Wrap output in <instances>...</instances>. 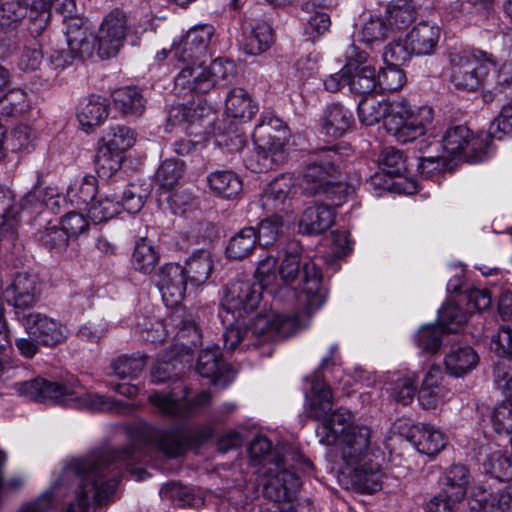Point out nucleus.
Returning <instances> with one entry per match:
<instances>
[{
  "instance_id": "61",
  "label": "nucleus",
  "mask_w": 512,
  "mask_h": 512,
  "mask_svg": "<svg viewBox=\"0 0 512 512\" xmlns=\"http://www.w3.org/2000/svg\"><path fill=\"white\" fill-rule=\"evenodd\" d=\"M276 264L277 261L273 256H267L258 263L254 275L256 280L254 281L262 285V291L264 289H271V292H273L272 287L278 285Z\"/></svg>"
},
{
  "instance_id": "25",
  "label": "nucleus",
  "mask_w": 512,
  "mask_h": 512,
  "mask_svg": "<svg viewBox=\"0 0 512 512\" xmlns=\"http://www.w3.org/2000/svg\"><path fill=\"white\" fill-rule=\"evenodd\" d=\"M109 115V102L106 98L91 94L84 97L77 107V119L87 132L101 125Z\"/></svg>"
},
{
  "instance_id": "23",
  "label": "nucleus",
  "mask_w": 512,
  "mask_h": 512,
  "mask_svg": "<svg viewBox=\"0 0 512 512\" xmlns=\"http://www.w3.org/2000/svg\"><path fill=\"white\" fill-rule=\"evenodd\" d=\"M175 86L181 91L205 94L213 89V82L204 63L184 64L175 77Z\"/></svg>"
},
{
  "instance_id": "43",
  "label": "nucleus",
  "mask_w": 512,
  "mask_h": 512,
  "mask_svg": "<svg viewBox=\"0 0 512 512\" xmlns=\"http://www.w3.org/2000/svg\"><path fill=\"white\" fill-rule=\"evenodd\" d=\"M158 261V252L147 239L141 238L136 242L131 259L132 266L136 271L150 274L156 268Z\"/></svg>"
},
{
  "instance_id": "22",
  "label": "nucleus",
  "mask_w": 512,
  "mask_h": 512,
  "mask_svg": "<svg viewBox=\"0 0 512 512\" xmlns=\"http://www.w3.org/2000/svg\"><path fill=\"white\" fill-rule=\"evenodd\" d=\"M275 321H277V313L272 310L257 315L247 327H244V322L240 321L242 333L237 346L244 342L242 348L257 347L261 343L272 340L277 335Z\"/></svg>"
},
{
  "instance_id": "47",
  "label": "nucleus",
  "mask_w": 512,
  "mask_h": 512,
  "mask_svg": "<svg viewBox=\"0 0 512 512\" xmlns=\"http://www.w3.org/2000/svg\"><path fill=\"white\" fill-rule=\"evenodd\" d=\"M27 30L30 36L37 40L42 37L49 29L51 20V5L33 6L28 8Z\"/></svg>"
},
{
  "instance_id": "54",
  "label": "nucleus",
  "mask_w": 512,
  "mask_h": 512,
  "mask_svg": "<svg viewBox=\"0 0 512 512\" xmlns=\"http://www.w3.org/2000/svg\"><path fill=\"white\" fill-rule=\"evenodd\" d=\"M271 217L263 219L256 229L257 241L261 246L274 243L282 233L284 224L283 215L272 213Z\"/></svg>"
},
{
  "instance_id": "4",
  "label": "nucleus",
  "mask_w": 512,
  "mask_h": 512,
  "mask_svg": "<svg viewBox=\"0 0 512 512\" xmlns=\"http://www.w3.org/2000/svg\"><path fill=\"white\" fill-rule=\"evenodd\" d=\"M12 389L17 395L39 403L52 401L79 409L85 408L93 412L114 414H130L134 411V405L130 403L98 393L76 395L71 386L51 382L40 377L14 383Z\"/></svg>"
},
{
  "instance_id": "51",
  "label": "nucleus",
  "mask_w": 512,
  "mask_h": 512,
  "mask_svg": "<svg viewBox=\"0 0 512 512\" xmlns=\"http://www.w3.org/2000/svg\"><path fill=\"white\" fill-rule=\"evenodd\" d=\"M28 7L21 0H8L0 7V27L9 31L19 24L26 17Z\"/></svg>"
},
{
  "instance_id": "56",
  "label": "nucleus",
  "mask_w": 512,
  "mask_h": 512,
  "mask_svg": "<svg viewBox=\"0 0 512 512\" xmlns=\"http://www.w3.org/2000/svg\"><path fill=\"white\" fill-rule=\"evenodd\" d=\"M417 375L409 372L398 378L392 385L391 396L394 400L402 405L409 404L416 392Z\"/></svg>"
},
{
  "instance_id": "53",
  "label": "nucleus",
  "mask_w": 512,
  "mask_h": 512,
  "mask_svg": "<svg viewBox=\"0 0 512 512\" xmlns=\"http://www.w3.org/2000/svg\"><path fill=\"white\" fill-rule=\"evenodd\" d=\"M184 163L180 160L166 159L163 161L155 175L156 182L165 189H171L182 177Z\"/></svg>"
},
{
  "instance_id": "52",
  "label": "nucleus",
  "mask_w": 512,
  "mask_h": 512,
  "mask_svg": "<svg viewBox=\"0 0 512 512\" xmlns=\"http://www.w3.org/2000/svg\"><path fill=\"white\" fill-rule=\"evenodd\" d=\"M467 313L463 312L458 305L448 301L438 312V323L448 332H457L467 322Z\"/></svg>"
},
{
  "instance_id": "42",
  "label": "nucleus",
  "mask_w": 512,
  "mask_h": 512,
  "mask_svg": "<svg viewBox=\"0 0 512 512\" xmlns=\"http://www.w3.org/2000/svg\"><path fill=\"white\" fill-rule=\"evenodd\" d=\"M98 181L92 175L73 179L67 188L69 201L76 205H88L96 196Z\"/></svg>"
},
{
  "instance_id": "34",
  "label": "nucleus",
  "mask_w": 512,
  "mask_h": 512,
  "mask_svg": "<svg viewBox=\"0 0 512 512\" xmlns=\"http://www.w3.org/2000/svg\"><path fill=\"white\" fill-rule=\"evenodd\" d=\"M116 109L125 117H140L146 108L147 100L141 89L127 86L113 92Z\"/></svg>"
},
{
  "instance_id": "39",
  "label": "nucleus",
  "mask_w": 512,
  "mask_h": 512,
  "mask_svg": "<svg viewBox=\"0 0 512 512\" xmlns=\"http://www.w3.org/2000/svg\"><path fill=\"white\" fill-rule=\"evenodd\" d=\"M470 482V473L466 466L453 464L445 473L444 492L450 493L452 500L461 501Z\"/></svg>"
},
{
  "instance_id": "32",
  "label": "nucleus",
  "mask_w": 512,
  "mask_h": 512,
  "mask_svg": "<svg viewBox=\"0 0 512 512\" xmlns=\"http://www.w3.org/2000/svg\"><path fill=\"white\" fill-rule=\"evenodd\" d=\"M63 25L67 46L74 52L89 55L91 53V45L88 41V23L76 13L63 17Z\"/></svg>"
},
{
  "instance_id": "15",
  "label": "nucleus",
  "mask_w": 512,
  "mask_h": 512,
  "mask_svg": "<svg viewBox=\"0 0 512 512\" xmlns=\"http://www.w3.org/2000/svg\"><path fill=\"white\" fill-rule=\"evenodd\" d=\"M187 394L188 390L186 388L182 396H179L176 392L155 391L149 395L148 400L162 415L171 418L189 417L211 401V395L206 391L198 393L191 400L186 399Z\"/></svg>"
},
{
  "instance_id": "16",
  "label": "nucleus",
  "mask_w": 512,
  "mask_h": 512,
  "mask_svg": "<svg viewBox=\"0 0 512 512\" xmlns=\"http://www.w3.org/2000/svg\"><path fill=\"white\" fill-rule=\"evenodd\" d=\"M25 332L45 347H55L67 339V328L59 320L41 312L18 316Z\"/></svg>"
},
{
  "instance_id": "9",
  "label": "nucleus",
  "mask_w": 512,
  "mask_h": 512,
  "mask_svg": "<svg viewBox=\"0 0 512 512\" xmlns=\"http://www.w3.org/2000/svg\"><path fill=\"white\" fill-rule=\"evenodd\" d=\"M499 63L483 51H463L451 58V81L455 88L475 91L490 71L498 72Z\"/></svg>"
},
{
  "instance_id": "29",
  "label": "nucleus",
  "mask_w": 512,
  "mask_h": 512,
  "mask_svg": "<svg viewBox=\"0 0 512 512\" xmlns=\"http://www.w3.org/2000/svg\"><path fill=\"white\" fill-rule=\"evenodd\" d=\"M478 363L479 356L470 346L454 347L444 357L446 372L455 378L471 373Z\"/></svg>"
},
{
  "instance_id": "46",
  "label": "nucleus",
  "mask_w": 512,
  "mask_h": 512,
  "mask_svg": "<svg viewBox=\"0 0 512 512\" xmlns=\"http://www.w3.org/2000/svg\"><path fill=\"white\" fill-rule=\"evenodd\" d=\"M124 156L110 149L106 145H102L98 148L95 157V169L97 174L101 178L112 177L122 166Z\"/></svg>"
},
{
  "instance_id": "11",
  "label": "nucleus",
  "mask_w": 512,
  "mask_h": 512,
  "mask_svg": "<svg viewBox=\"0 0 512 512\" xmlns=\"http://www.w3.org/2000/svg\"><path fill=\"white\" fill-rule=\"evenodd\" d=\"M442 148L448 156L463 153L468 162L480 163L488 157L490 135L484 133L474 137L464 125L451 126L442 136Z\"/></svg>"
},
{
  "instance_id": "19",
  "label": "nucleus",
  "mask_w": 512,
  "mask_h": 512,
  "mask_svg": "<svg viewBox=\"0 0 512 512\" xmlns=\"http://www.w3.org/2000/svg\"><path fill=\"white\" fill-rule=\"evenodd\" d=\"M468 506L475 512H512V485L496 492L484 485L474 486L468 498Z\"/></svg>"
},
{
  "instance_id": "62",
  "label": "nucleus",
  "mask_w": 512,
  "mask_h": 512,
  "mask_svg": "<svg viewBox=\"0 0 512 512\" xmlns=\"http://www.w3.org/2000/svg\"><path fill=\"white\" fill-rule=\"evenodd\" d=\"M414 54L407 42L403 43L400 40L390 42L384 49L383 60L386 66H396L400 68L404 65Z\"/></svg>"
},
{
  "instance_id": "59",
  "label": "nucleus",
  "mask_w": 512,
  "mask_h": 512,
  "mask_svg": "<svg viewBox=\"0 0 512 512\" xmlns=\"http://www.w3.org/2000/svg\"><path fill=\"white\" fill-rule=\"evenodd\" d=\"M145 359L139 357L120 356L112 362V369L119 378H134L143 371Z\"/></svg>"
},
{
  "instance_id": "18",
  "label": "nucleus",
  "mask_w": 512,
  "mask_h": 512,
  "mask_svg": "<svg viewBox=\"0 0 512 512\" xmlns=\"http://www.w3.org/2000/svg\"><path fill=\"white\" fill-rule=\"evenodd\" d=\"M40 282L36 275L28 272L16 273L4 291L7 302L16 310L33 307L40 296ZM19 315V312L16 311Z\"/></svg>"
},
{
  "instance_id": "58",
  "label": "nucleus",
  "mask_w": 512,
  "mask_h": 512,
  "mask_svg": "<svg viewBox=\"0 0 512 512\" xmlns=\"http://www.w3.org/2000/svg\"><path fill=\"white\" fill-rule=\"evenodd\" d=\"M388 33V27L380 17L366 19L359 30L360 40L366 44L382 42Z\"/></svg>"
},
{
  "instance_id": "33",
  "label": "nucleus",
  "mask_w": 512,
  "mask_h": 512,
  "mask_svg": "<svg viewBox=\"0 0 512 512\" xmlns=\"http://www.w3.org/2000/svg\"><path fill=\"white\" fill-rule=\"evenodd\" d=\"M352 113L339 103L327 106L322 119V132L331 138L343 136L353 123Z\"/></svg>"
},
{
  "instance_id": "55",
  "label": "nucleus",
  "mask_w": 512,
  "mask_h": 512,
  "mask_svg": "<svg viewBox=\"0 0 512 512\" xmlns=\"http://www.w3.org/2000/svg\"><path fill=\"white\" fill-rule=\"evenodd\" d=\"M378 164L385 173L391 176H399L406 170L403 154L394 147H386L381 151Z\"/></svg>"
},
{
  "instance_id": "49",
  "label": "nucleus",
  "mask_w": 512,
  "mask_h": 512,
  "mask_svg": "<svg viewBox=\"0 0 512 512\" xmlns=\"http://www.w3.org/2000/svg\"><path fill=\"white\" fill-rule=\"evenodd\" d=\"M485 472L500 481L512 479V461L501 450L491 452L483 463Z\"/></svg>"
},
{
  "instance_id": "44",
  "label": "nucleus",
  "mask_w": 512,
  "mask_h": 512,
  "mask_svg": "<svg viewBox=\"0 0 512 512\" xmlns=\"http://www.w3.org/2000/svg\"><path fill=\"white\" fill-rule=\"evenodd\" d=\"M273 43L270 25L264 21L257 22L246 37L243 48L246 54L258 55L265 52Z\"/></svg>"
},
{
  "instance_id": "41",
  "label": "nucleus",
  "mask_w": 512,
  "mask_h": 512,
  "mask_svg": "<svg viewBox=\"0 0 512 512\" xmlns=\"http://www.w3.org/2000/svg\"><path fill=\"white\" fill-rule=\"evenodd\" d=\"M385 15L392 29L401 30L416 18V9L409 0H394L386 5Z\"/></svg>"
},
{
  "instance_id": "36",
  "label": "nucleus",
  "mask_w": 512,
  "mask_h": 512,
  "mask_svg": "<svg viewBox=\"0 0 512 512\" xmlns=\"http://www.w3.org/2000/svg\"><path fill=\"white\" fill-rule=\"evenodd\" d=\"M185 276L188 281L199 286L204 284L213 270V261L210 252L206 250L195 251L185 262Z\"/></svg>"
},
{
  "instance_id": "14",
  "label": "nucleus",
  "mask_w": 512,
  "mask_h": 512,
  "mask_svg": "<svg viewBox=\"0 0 512 512\" xmlns=\"http://www.w3.org/2000/svg\"><path fill=\"white\" fill-rule=\"evenodd\" d=\"M213 33L214 28L210 25L191 28L178 43H174L171 50L174 59L182 65L205 63L210 57L208 46Z\"/></svg>"
},
{
  "instance_id": "6",
  "label": "nucleus",
  "mask_w": 512,
  "mask_h": 512,
  "mask_svg": "<svg viewBox=\"0 0 512 512\" xmlns=\"http://www.w3.org/2000/svg\"><path fill=\"white\" fill-rule=\"evenodd\" d=\"M287 135V126L280 118L271 113L263 114L253 131L256 148L247 160V167L262 173L282 164L286 159L284 148Z\"/></svg>"
},
{
  "instance_id": "45",
  "label": "nucleus",
  "mask_w": 512,
  "mask_h": 512,
  "mask_svg": "<svg viewBox=\"0 0 512 512\" xmlns=\"http://www.w3.org/2000/svg\"><path fill=\"white\" fill-rule=\"evenodd\" d=\"M69 234L61 225L48 222L47 225L39 231V241L41 245L53 254L63 253L69 243Z\"/></svg>"
},
{
  "instance_id": "7",
  "label": "nucleus",
  "mask_w": 512,
  "mask_h": 512,
  "mask_svg": "<svg viewBox=\"0 0 512 512\" xmlns=\"http://www.w3.org/2000/svg\"><path fill=\"white\" fill-rule=\"evenodd\" d=\"M303 268V289L300 295L301 302L305 305L304 312L300 314L277 313V335L288 337L308 324V319L313 312L318 310L326 301V290L322 286V275L319 267L313 261H306Z\"/></svg>"
},
{
  "instance_id": "37",
  "label": "nucleus",
  "mask_w": 512,
  "mask_h": 512,
  "mask_svg": "<svg viewBox=\"0 0 512 512\" xmlns=\"http://www.w3.org/2000/svg\"><path fill=\"white\" fill-rule=\"evenodd\" d=\"M207 181L211 191L222 198L232 199L242 190V182L232 171H215L208 175Z\"/></svg>"
},
{
  "instance_id": "28",
  "label": "nucleus",
  "mask_w": 512,
  "mask_h": 512,
  "mask_svg": "<svg viewBox=\"0 0 512 512\" xmlns=\"http://www.w3.org/2000/svg\"><path fill=\"white\" fill-rule=\"evenodd\" d=\"M349 60L354 62L353 71L349 76V89L356 94L370 95L377 88V76L375 69L364 63L365 53H359L356 59L352 54H347Z\"/></svg>"
},
{
  "instance_id": "1",
  "label": "nucleus",
  "mask_w": 512,
  "mask_h": 512,
  "mask_svg": "<svg viewBox=\"0 0 512 512\" xmlns=\"http://www.w3.org/2000/svg\"><path fill=\"white\" fill-rule=\"evenodd\" d=\"M305 397L308 417L320 422L315 430L319 443L327 446L339 445L341 458L354 485L369 492L379 489L380 468L369 458L370 428L356 424L353 413L347 409L332 411V391L319 379L312 382L311 390Z\"/></svg>"
},
{
  "instance_id": "38",
  "label": "nucleus",
  "mask_w": 512,
  "mask_h": 512,
  "mask_svg": "<svg viewBox=\"0 0 512 512\" xmlns=\"http://www.w3.org/2000/svg\"><path fill=\"white\" fill-rule=\"evenodd\" d=\"M196 370L202 377L211 378L214 384H219L221 377L228 368L220 359L219 348L212 347L200 352Z\"/></svg>"
},
{
  "instance_id": "13",
  "label": "nucleus",
  "mask_w": 512,
  "mask_h": 512,
  "mask_svg": "<svg viewBox=\"0 0 512 512\" xmlns=\"http://www.w3.org/2000/svg\"><path fill=\"white\" fill-rule=\"evenodd\" d=\"M300 486V478L290 470L282 471V482L278 475L265 481L263 495L270 502L260 512H295L292 502Z\"/></svg>"
},
{
  "instance_id": "5",
  "label": "nucleus",
  "mask_w": 512,
  "mask_h": 512,
  "mask_svg": "<svg viewBox=\"0 0 512 512\" xmlns=\"http://www.w3.org/2000/svg\"><path fill=\"white\" fill-rule=\"evenodd\" d=\"M262 293V285L253 279H236L227 285L219 312L226 326L222 335L225 351L232 352L237 348L242 333L240 319L258 307Z\"/></svg>"
},
{
  "instance_id": "40",
  "label": "nucleus",
  "mask_w": 512,
  "mask_h": 512,
  "mask_svg": "<svg viewBox=\"0 0 512 512\" xmlns=\"http://www.w3.org/2000/svg\"><path fill=\"white\" fill-rule=\"evenodd\" d=\"M257 244L256 228L244 227L230 239L226 248L227 256L232 259H243L252 253Z\"/></svg>"
},
{
  "instance_id": "10",
  "label": "nucleus",
  "mask_w": 512,
  "mask_h": 512,
  "mask_svg": "<svg viewBox=\"0 0 512 512\" xmlns=\"http://www.w3.org/2000/svg\"><path fill=\"white\" fill-rule=\"evenodd\" d=\"M150 191L149 185L143 187L141 184L131 183L123 191L121 201L115 194H106L93 202L88 209L89 217L94 223H101L116 216L121 209L132 214L138 213Z\"/></svg>"
},
{
  "instance_id": "21",
  "label": "nucleus",
  "mask_w": 512,
  "mask_h": 512,
  "mask_svg": "<svg viewBox=\"0 0 512 512\" xmlns=\"http://www.w3.org/2000/svg\"><path fill=\"white\" fill-rule=\"evenodd\" d=\"M248 452L251 462L254 465L261 464L264 468L268 465V467L262 472L263 476L266 478V481L278 475L280 482H282V471L288 469L286 468L285 463L279 453L276 452L271 454L272 443L267 437L263 435L256 436L251 441Z\"/></svg>"
},
{
  "instance_id": "63",
  "label": "nucleus",
  "mask_w": 512,
  "mask_h": 512,
  "mask_svg": "<svg viewBox=\"0 0 512 512\" xmlns=\"http://www.w3.org/2000/svg\"><path fill=\"white\" fill-rule=\"evenodd\" d=\"M405 83V73L396 66H386L377 75V87L383 91H396Z\"/></svg>"
},
{
  "instance_id": "3",
  "label": "nucleus",
  "mask_w": 512,
  "mask_h": 512,
  "mask_svg": "<svg viewBox=\"0 0 512 512\" xmlns=\"http://www.w3.org/2000/svg\"><path fill=\"white\" fill-rule=\"evenodd\" d=\"M358 117L367 126L383 120L386 131L397 142L405 144L427 134L434 112L429 106L412 109L405 98L378 100L375 96L368 95L358 103Z\"/></svg>"
},
{
  "instance_id": "2",
  "label": "nucleus",
  "mask_w": 512,
  "mask_h": 512,
  "mask_svg": "<svg viewBox=\"0 0 512 512\" xmlns=\"http://www.w3.org/2000/svg\"><path fill=\"white\" fill-rule=\"evenodd\" d=\"M140 455L133 447L107 448L69 462L54 483V488L77 486L76 499L63 512H90L92 501L108 500L118 485L120 468L132 465Z\"/></svg>"
},
{
  "instance_id": "27",
  "label": "nucleus",
  "mask_w": 512,
  "mask_h": 512,
  "mask_svg": "<svg viewBox=\"0 0 512 512\" xmlns=\"http://www.w3.org/2000/svg\"><path fill=\"white\" fill-rule=\"evenodd\" d=\"M189 441L181 429H157L151 432L150 446L166 457L182 455Z\"/></svg>"
},
{
  "instance_id": "8",
  "label": "nucleus",
  "mask_w": 512,
  "mask_h": 512,
  "mask_svg": "<svg viewBox=\"0 0 512 512\" xmlns=\"http://www.w3.org/2000/svg\"><path fill=\"white\" fill-rule=\"evenodd\" d=\"M340 159L337 147L322 148L318 158L304 168L300 186L307 195L327 194L332 200L333 195L346 191L341 181L337 161Z\"/></svg>"
},
{
  "instance_id": "35",
  "label": "nucleus",
  "mask_w": 512,
  "mask_h": 512,
  "mask_svg": "<svg viewBox=\"0 0 512 512\" xmlns=\"http://www.w3.org/2000/svg\"><path fill=\"white\" fill-rule=\"evenodd\" d=\"M225 110L228 116L247 121L256 114L258 105L245 89L235 87L226 96Z\"/></svg>"
},
{
  "instance_id": "64",
  "label": "nucleus",
  "mask_w": 512,
  "mask_h": 512,
  "mask_svg": "<svg viewBox=\"0 0 512 512\" xmlns=\"http://www.w3.org/2000/svg\"><path fill=\"white\" fill-rule=\"evenodd\" d=\"M491 138L502 139L504 136H512V102L503 106L500 114L493 120L490 131L487 133Z\"/></svg>"
},
{
  "instance_id": "31",
  "label": "nucleus",
  "mask_w": 512,
  "mask_h": 512,
  "mask_svg": "<svg viewBox=\"0 0 512 512\" xmlns=\"http://www.w3.org/2000/svg\"><path fill=\"white\" fill-rule=\"evenodd\" d=\"M213 115L212 108L206 104H177L170 108L168 121L172 126H184L188 130L190 126L200 125L204 119H209Z\"/></svg>"
},
{
  "instance_id": "48",
  "label": "nucleus",
  "mask_w": 512,
  "mask_h": 512,
  "mask_svg": "<svg viewBox=\"0 0 512 512\" xmlns=\"http://www.w3.org/2000/svg\"><path fill=\"white\" fill-rule=\"evenodd\" d=\"M30 107L28 94L20 88L9 90L0 99V112L6 116H18L25 113Z\"/></svg>"
},
{
  "instance_id": "20",
  "label": "nucleus",
  "mask_w": 512,
  "mask_h": 512,
  "mask_svg": "<svg viewBox=\"0 0 512 512\" xmlns=\"http://www.w3.org/2000/svg\"><path fill=\"white\" fill-rule=\"evenodd\" d=\"M158 287L165 305L169 308L178 306L185 296L187 277L179 264H165L158 274Z\"/></svg>"
},
{
  "instance_id": "60",
  "label": "nucleus",
  "mask_w": 512,
  "mask_h": 512,
  "mask_svg": "<svg viewBox=\"0 0 512 512\" xmlns=\"http://www.w3.org/2000/svg\"><path fill=\"white\" fill-rule=\"evenodd\" d=\"M108 140L104 144L110 149L119 151L120 154L133 146L135 137L132 129L125 126H115L110 128Z\"/></svg>"
},
{
  "instance_id": "12",
  "label": "nucleus",
  "mask_w": 512,
  "mask_h": 512,
  "mask_svg": "<svg viewBox=\"0 0 512 512\" xmlns=\"http://www.w3.org/2000/svg\"><path fill=\"white\" fill-rule=\"evenodd\" d=\"M129 30L127 14L120 9H114L100 24L91 49H95L101 59L115 57L123 47Z\"/></svg>"
},
{
  "instance_id": "57",
  "label": "nucleus",
  "mask_w": 512,
  "mask_h": 512,
  "mask_svg": "<svg viewBox=\"0 0 512 512\" xmlns=\"http://www.w3.org/2000/svg\"><path fill=\"white\" fill-rule=\"evenodd\" d=\"M443 332L440 325L422 326L416 334L417 346L429 353L437 352L442 343Z\"/></svg>"
},
{
  "instance_id": "26",
  "label": "nucleus",
  "mask_w": 512,
  "mask_h": 512,
  "mask_svg": "<svg viewBox=\"0 0 512 512\" xmlns=\"http://www.w3.org/2000/svg\"><path fill=\"white\" fill-rule=\"evenodd\" d=\"M440 37V28L431 22L422 21L406 35V42L415 55H429L435 50Z\"/></svg>"
},
{
  "instance_id": "24",
  "label": "nucleus",
  "mask_w": 512,
  "mask_h": 512,
  "mask_svg": "<svg viewBox=\"0 0 512 512\" xmlns=\"http://www.w3.org/2000/svg\"><path fill=\"white\" fill-rule=\"evenodd\" d=\"M409 440L418 452L434 456L446 445L447 437L439 429L429 424H417L409 430Z\"/></svg>"
},
{
  "instance_id": "17",
  "label": "nucleus",
  "mask_w": 512,
  "mask_h": 512,
  "mask_svg": "<svg viewBox=\"0 0 512 512\" xmlns=\"http://www.w3.org/2000/svg\"><path fill=\"white\" fill-rule=\"evenodd\" d=\"M295 180L290 174H282L269 183L261 197L264 210L280 215L294 212Z\"/></svg>"
},
{
  "instance_id": "50",
  "label": "nucleus",
  "mask_w": 512,
  "mask_h": 512,
  "mask_svg": "<svg viewBox=\"0 0 512 512\" xmlns=\"http://www.w3.org/2000/svg\"><path fill=\"white\" fill-rule=\"evenodd\" d=\"M18 227L13 192L0 186V231L15 232Z\"/></svg>"
},
{
  "instance_id": "30",
  "label": "nucleus",
  "mask_w": 512,
  "mask_h": 512,
  "mask_svg": "<svg viewBox=\"0 0 512 512\" xmlns=\"http://www.w3.org/2000/svg\"><path fill=\"white\" fill-rule=\"evenodd\" d=\"M335 221V211L328 205L308 207L299 221V231L303 234H320L329 229Z\"/></svg>"
}]
</instances>
